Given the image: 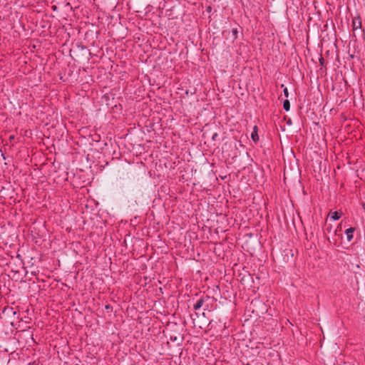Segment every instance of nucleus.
I'll return each instance as SVG.
<instances>
[{
	"instance_id": "obj_1",
	"label": "nucleus",
	"mask_w": 365,
	"mask_h": 365,
	"mask_svg": "<svg viewBox=\"0 0 365 365\" xmlns=\"http://www.w3.org/2000/svg\"><path fill=\"white\" fill-rule=\"evenodd\" d=\"M354 227H350L346 230V238L348 241H351L353 239V232H354Z\"/></svg>"
},
{
	"instance_id": "obj_7",
	"label": "nucleus",
	"mask_w": 365,
	"mask_h": 365,
	"mask_svg": "<svg viewBox=\"0 0 365 365\" xmlns=\"http://www.w3.org/2000/svg\"><path fill=\"white\" fill-rule=\"evenodd\" d=\"M232 33L233 38L236 39L237 38V34H238L237 29H232Z\"/></svg>"
},
{
	"instance_id": "obj_12",
	"label": "nucleus",
	"mask_w": 365,
	"mask_h": 365,
	"mask_svg": "<svg viewBox=\"0 0 365 365\" xmlns=\"http://www.w3.org/2000/svg\"><path fill=\"white\" fill-rule=\"evenodd\" d=\"M244 281H245V277H243L242 278V279H241V282H244Z\"/></svg>"
},
{
	"instance_id": "obj_6",
	"label": "nucleus",
	"mask_w": 365,
	"mask_h": 365,
	"mask_svg": "<svg viewBox=\"0 0 365 365\" xmlns=\"http://www.w3.org/2000/svg\"><path fill=\"white\" fill-rule=\"evenodd\" d=\"M283 107H284V109L287 111H288L290 108V103H289V101L288 100H285L284 102H283Z\"/></svg>"
},
{
	"instance_id": "obj_8",
	"label": "nucleus",
	"mask_w": 365,
	"mask_h": 365,
	"mask_svg": "<svg viewBox=\"0 0 365 365\" xmlns=\"http://www.w3.org/2000/svg\"><path fill=\"white\" fill-rule=\"evenodd\" d=\"M105 309H107V310L113 311V307L111 305H110V304L106 305Z\"/></svg>"
},
{
	"instance_id": "obj_4",
	"label": "nucleus",
	"mask_w": 365,
	"mask_h": 365,
	"mask_svg": "<svg viewBox=\"0 0 365 365\" xmlns=\"http://www.w3.org/2000/svg\"><path fill=\"white\" fill-rule=\"evenodd\" d=\"M3 313H6L7 315H16L17 312L15 311L12 307H6L4 309Z\"/></svg>"
},
{
	"instance_id": "obj_10",
	"label": "nucleus",
	"mask_w": 365,
	"mask_h": 365,
	"mask_svg": "<svg viewBox=\"0 0 365 365\" xmlns=\"http://www.w3.org/2000/svg\"><path fill=\"white\" fill-rule=\"evenodd\" d=\"M283 91H284V96H285L286 97H287V96H288V93H288V90H287V88H284Z\"/></svg>"
},
{
	"instance_id": "obj_5",
	"label": "nucleus",
	"mask_w": 365,
	"mask_h": 365,
	"mask_svg": "<svg viewBox=\"0 0 365 365\" xmlns=\"http://www.w3.org/2000/svg\"><path fill=\"white\" fill-rule=\"evenodd\" d=\"M331 215V218L334 220H337L340 218V215L339 214L338 212H333L330 214Z\"/></svg>"
},
{
	"instance_id": "obj_3",
	"label": "nucleus",
	"mask_w": 365,
	"mask_h": 365,
	"mask_svg": "<svg viewBox=\"0 0 365 365\" xmlns=\"http://www.w3.org/2000/svg\"><path fill=\"white\" fill-rule=\"evenodd\" d=\"M204 302V298H201L199 300H197V302L193 305L194 309L197 310L200 309L202 307Z\"/></svg>"
},
{
	"instance_id": "obj_11",
	"label": "nucleus",
	"mask_w": 365,
	"mask_h": 365,
	"mask_svg": "<svg viewBox=\"0 0 365 365\" xmlns=\"http://www.w3.org/2000/svg\"><path fill=\"white\" fill-rule=\"evenodd\" d=\"M362 207H363L364 210L365 211V203L362 204Z\"/></svg>"
},
{
	"instance_id": "obj_2",
	"label": "nucleus",
	"mask_w": 365,
	"mask_h": 365,
	"mask_svg": "<svg viewBox=\"0 0 365 365\" xmlns=\"http://www.w3.org/2000/svg\"><path fill=\"white\" fill-rule=\"evenodd\" d=\"M251 138L254 142H257L259 140V136L257 134V127L255 125L253 128V131L251 134Z\"/></svg>"
},
{
	"instance_id": "obj_13",
	"label": "nucleus",
	"mask_w": 365,
	"mask_h": 365,
	"mask_svg": "<svg viewBox=\"0 0 365 365\" xmlns=\"http://www.w3.org/2000/svg\"><path fill=\"white\" fill-rule=\"evenodd\" d=\"M323 61H324V59H323L322 58H320V63H323Z\"/></svg>"
},
{
	"instance_id": "obj_9",
	"label": "nucleus",
	"mask_w": 365,
	"mask_h": 365,
	"mask_svg": "<svg viewBox=\"0 0 365 365\" xmlns=\"http://www.w3.org/2000/svg\"><path fill=\"white\" fill-rule=\"evenodd\" d=\"M218 137V134L217 133H215L212 136V140H215L216 138Z\"/></svg>"
}]
</instances>
